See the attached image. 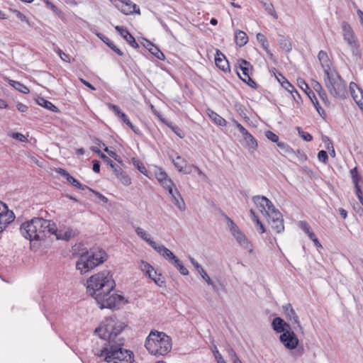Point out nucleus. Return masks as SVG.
I'll return each instance as SVG.
<instances>
[{
  "label": "nucleus",
  "mask_w": 363,
  "mask_h": 363,
  "mask_svg": "<svg viewBox=\"0 0 363 363\" xmlns=\"http://www.w3.org/2000/svg\"><path fill=\"white\" fill-rule=\"evenodd\" d=\"M7 213H13V211H9L8 206L3 202L0 201V216Z\"/></svg>",
  "instance_id": "e2e57ef3"
},
{
  "label": "nucleus",
  "mask_w": 363,
  "mask_h": 363,
  "mask_svg": "<svg viewBox=\"0 0 363 363\" xmlns=\"http://www.w3.org/2000/svg\"><path fill=\"white\" fill-rule=\"evenodd\" d=\"M172 130L180 138H183L184 137V133L182 130L177 125L171 126Z\"/></svg>",
  "instance_id": "69168bd1"
},
{
  "label": "nucleus",
  "mask_w": 363,
  "mask_h": 363,
  "mask_svg": "<svg viewBox=\"0 0 363 363\" xmlns=\"http://www.w3.org/2000/svg\"><path fill=\"white\" fill-rule=\"evenodd\" d=\"M125 328L123 323L118 322L116 317L106 318L100 325L96 328L100 338L108 340V343L116 342V338Z\"/></svg>",
  "instance_id": "39448f33"
},
{
  "label": "nucleus",
  "mask_w": 363,
  "mask_h": 363,
  "mask_svg": "<svg viewBox=\"0 0 363 363\" xmlns=\"http://www.w3.org/2000/svg\"><path fill=\"white\" fill-rule=\"evenodd\" d=\"M350 91L354 101L359 108L363 111V90L354 82H350Z\"/></svg>",
  "instance_id": "4468645a"
},
{
  "label": "nucleus",
  "mask_w": 363,
  "mask_h": 363,
  "mask_svg": "<svg viewBox=\"0 0 363 363\" xmlns=\"http://www.w3.org/2000/svg\"><path fill=\"white\" fill-rule=\"evenodd\" d=\"M135 230L136 234L147 243H148L151 247L155 245V242L152 239L150 235L147 233L144 229L140 227H137Z\"/></svg>",
  "instance_id": "72a5a7b5"
},
{
  "label": "nucleus",
  "mask_w": 363,
  "mask_h": 363,
  "mask_svg": "<svg viewBox=\"0 0 363 363\" xmlns=\"http://www.w3.org/2000/svg\"><path fill=\"white\" fill-rule=\"evenodd\" d=\"M150 48H147L148 51L158 60H164L165 56L164 53L152 43H150Z\"/></svg>",
  "instance_id": "ea45409f"
},
{
  "label": "nucleus",
  "mask_w": 363,
  "mask_h": 363,
  "mask_svg": "<svg viewBox=\"0 0 363 363\" xmlns=\"http://www.w3.org/2000/svg\"><path fill=\"white\" fill-rule=\"evenodd\" d=\"M265 136L268 140L273 143H277L279 141V136L271 130H267L265 133Z\"/></svg>",
  "instance_id": "13d9d810"
},
{
  "label": "nucleus",
  "mask_w": 363,
  "mask_h": 363,
  "mask_svg": "<svg viewBox=\"0 0 363 363\" xmlns=\"http://www.w3.org/2000/svg\"><path fill=\"white\" fill-rule=\"evenodd\" d=\"M278 43L280 48L282 49V50H284L286 52H289L292 49V46L289 41V39L284 35H279Z\"/></svg>",
  "instance_id": "f704fd0d"
},
{
  "label": "nucleus",
  "mask_w": 363,
  "mask_h": 363,
  "mask_svg": "<svg viewBox=\"0 0 363 363\" xmlns=\"http://www.w3.org/2000/svg\"><path fill=\"white\" fill-rule=\"evenodd\" d=\"M225 218L228 223V227L233 235V236L238 233L240 232V228L238 226V225L228 216H225Z\"/></svg>",
  "instance_id": "79ce46f5"
},
{
  "label": "nucleus",
  "mask_w": 363,
  "mask_h": 363,
  "mask_svg": "<svg viewBox=\"0 0 363 363\" xmlns=\"http://www.w3.org/2000/svg\"><path fill=\"white\" fill-rule=\"evenodd\" d=\"M10 84L15 89L23 94H28L30 92L29 89L19 82L11 80Z\"/></svg>",
  "instance_id": "a18cd8bd"
},
{
  "label": "nucleus",
  "mask_w": 363,
  "mask_h": 363,
  "mask_svg": "<svg viewBox=\"0 0 363 363\" xmlns=\"http://www.w3.org/2000/svg\"><path fill=\"white\" fill-rule=\"evenodd\" d=\"M233 237L235 238L239 245L244 249L248 250L250 253L253 252L252 245L247 239L245 233L241 230L237 234L234 235Z\"/></svg>",
  "instance_id": "4be33fe9"
},
{
  "label": "nucleus",
  "mask_w": 363,
  "mask_h": 363,
  "mask_svg": "<svg viewBox=\"0 0 363 363\" xmlns=\"http://www.w3.org/2000/svg\"><path fill=\"white\" fill-rule=\"evenodd\" d=\"M272 326L276 333L281 334L291 328L289 323H286L280 317H277L273 319Z\"/></svg>",
  "instance_id": "a211bd4d"
},
{
  "label": "nucleus",
  "mask_w": 363,
  "mask_h": 363,
  "mask_svg": "<svg viewBox=\"0 0 363 363\" xmlns=\"http://www.w3.org/2000/svg\"><path fill=\"white\" fill-rule=\"evenodd\" d=\"M172 201L177 206V208L181 211H184L186 209V205L184 201L179 193V191H175L174 194L171 196Z\"/></svg>",
  "instance_id": "c85d7f7f"
},
{
  "label": "nucleus",
  "mask_w": 363,
  "mask_h": 363,
  "mask_svg": "<svg viewBox=\"0 0 363 363\" xmlns=\"http://www.w3.org/2000/svg\"><path fill=\"white\" fill-rule=\"evenodd\" d=\"M303 84H305V86L306 88L308 89V91H307L306 90V93L307 94V95L308 96V97L310 98V99L311 100L313 106H315L316 111H318V113H319V115L320 116H323V115H325V111L321 108V106H320L319 103H318V101L315 96V93L313 92V91H312L308 85L306 84V83H304Z\"/></svg>",
  "instance_id": "a878e982"
},
{
  "label": "nucleus",
  "mask_w": 363,
  "mask_h": 363,
  "mask_svg": "<svg viewBox=\"0 0 363 363\" xmlns=\"http://www.w3.org/2000/svg\"><path fill=\"white\" fill-rule=\"evenodd\" d=\"M162 187L169 193L171 196L174 194L175 191H179L173 181H171L170 184L162 186Z\"/></svg>",
  "instance_id": "603ef678"
},
{
  "label": "nucleus",
  "mask_w": 363,
  "mask_h": 363,
  "mask_svg": "<svg viewBox=\"0 0 363 363\" xmlns=\"http://www.w3.org/2000/svg\"><path fill=\"white\" fill-rule=\"evenodd\" d=\"M271 228L277 233H281L284 230V219L272 220L268 222Z\"/></svg>",
  "instance_id": "c9c22d12"
},
{
  "label": "nucleus",
  "mask_w": 363,
  "mask_h": 363,
  "mask_svg": "<svg viewBox=\"0 0 363 363\" xmlns=\"http://www.w3.org/2000/svg\"><path fill=\"white\" fill-rule=\"evenodd\" d=\"M243 138L249 149L252 150H257L258 146L257 140L251 133L248 132L246 135L243 136Z\"/></svg>",
  "instance_id": "e433bc0d"
},
{
  "label": "nucleus",
  "mask_w": 363,
  "mask_h": 363,
  "mask_svg": "<svg viewBox=\"0 0 363 363\" xmlns=\"http://www.w3.org/2000/svg\"><path fill=\"white\" fill-rule=\"evenodd\" d=\"M116 286L112 275L104 270L90 277L86 281V293L94 297L101 308H115L123 296L111 293Z\"/></svg>",
  "instance_id": "f257e3e1"
},
{
  "label": "nucleus",
  "mask_w": 363,
  "mask_h": 363,
  "mask_svg": "<svg viewBox=\"0 0 363 363\" xmlns=\"http://www.w3.org/2000/svg\"><path fill=\"white\" fill-rule=\"evenodd\" d=\"M279 76L283 79V82H281V86L292 94L294 100H296V96L300 98V94L295 87L281 74H279Z\"/></svg>",
  "instance_id": "cd10ccee"
},
{
  "label": "nucleus",
  "mask_w": 363,
  "mask_h": 363,
  "mask_svg": "<svg viewBox=\"0 0 363 363\" xmlns=\"http://www.w3.org/2000/svg\"><path fill=\"white\" fill-rule=\"evenodd\" d=\"M57 53H58V55H59V56H60V57L61 58L62 60H63L65 62H70V56H69V55L65 53L60 49H58Z\"/></svg>",
  "instance_id": "338daca9"
},
{
  "label": "nucleus",
  "mask_w": 363,
  "mask_h": 363,
  "mask_svg": "<svg viewBox=\"0 0 363 363\" xmlns=\"http://www.w3.org/2000/svg\"><path fill=\"white\" fill-rule=\"evenodd\" d=\"M141 270L146 276L153 280L157 286L160 287L163 286L164 284V281L162 277V274H157L153 267L148 262L144 261L141 262Z\"/></svg>",
  "instance_id": "9b49d317"
},
{
  "label": "nucleus",
  "mask_w": 363,
  "mask_h": 363,
  "mask_svg": "<svg viewBox=\"0 0 363 363\" xmlns=\"http://www.w3.org/2000/svg\"><path fill=\"white\" fill-rule=\"evenodd\" d=\"M118 172L117 174V178L122 182L125 186H128L131 184V179L130 177L123 171V169L118 167Z\"/></svg>",
  "instance_id": "a19ab883"
},
{
  "label": "nucleus",
  "mask_w": 363,
  "mask_h": 363,
  "mask_svg": "<svg viewBox=\"0 0 363 363\" xmlns=\"http://www.w3.org/2000/svg\"><path fill=\"white\" fill-rule=\"evenodd\" d=\"M13 13L16 15V16L20 19L21 21H24L26 22L29 26L32 27L33 26L30 24V21H28V19L27 18V17L23 13H21L20 11L18 10H13Z\"/></svg>",
  "instance_id": "5fc2aeb1"
},
{
  "label": "nucleus",
  "mask_w": 363,
  "mask_h": 363,
  "mask_svg": "<svg viewBox=\"0 0 363 363\" xmlns=\"http://www.w3.org/2000/svg\"><path fill=\"white\" fill-rule=\"evenodd\" d=\"M57 172L59 173L62 177H65L66 179L67 182L68 183H69L71 185H72L73 186H74L79 189H82V190H84V189L91 190V189L90 187H89L88 186H86V185H83L77 179H76L72 176H71L67 170L62 169V168H59L57 170Z\"/></svg>",
  "instance_id": "dca6fc26"
},
{
  "label": "nucleus",
  "mask_w": 363,
  "mask_h": 363,
  "mask_svg": "<svg viewBox=\"0 0 363 363\" xmlns=\"http://www.w3.org/2000/svg\"><path fill=\"white\" fill-rule=\"evenodd\" d=\"M183 275L189 274L188 269L184 266L183 263L176 257L171 262Z\"/></svg>",
  "instance_id": "c03bdc74"
},
{
  "label": "nucleus",
  "mask_w": 363,
  "mask_h": 363,
  "mask_svg": "<svg viewBox=\"0 0 363 363\" xmlns=\"http://www.w3.org/2000/svg\"><path fill=\"white\" fill-rule=\"evenodd\" d=\"M208 116L210 117V118L214 121V123L216 124H217L218 125H220V126H222V127H224L227 125V121L225 119H224L222 116H220V115H218L217 113H216L215 111L211 110V109H208Z\"/></svg>",
  "instance_id": "473e14b6"
},
{
  "label": "nucleus",
  "mask_w": 363,
  "mask_h": 363,
  "mask_svg": "<svg viewBox=\"0 0 363 363\" xmlns=\"http://www.w3.org/2000/svg\"><path fill=\"white\" fill-rule=\"evenodd\" d=\"M286 320L293 324L294 329H299L303 332V328L299 321V318L291 303L285 304L282 306Z\"/></svg>",
  "instance_id": "f8f14e48"
},
{
  "label": "nucleus",
  "mask_w": 363,
  "mask_h": 363,
  "mask_svg": "<svg viewBox=\"0 0 363 363\" xmlns=\"http://www.w3.org/2000/svg\"><path fill=\"white\" fill-rule=\"evenodd\" d=\"M38 221H37V218H34L30 221H27L23 223L20 228V231L21 235L26 239L33 241V240H39L35 234H38Z\"/></svg>",
  "instance_id": "1a4fd4ad"
},
{
  "label": "nucleus",
  "mask_w": 363,
  "mask_h": 363,
  "mask_svg": "<svg viewBox=\"0 0 363 363\" xmlns=\"http://www.w3.org/2000/svg\"><path fill=\"white\" fill-rule=\"evenodd\" d=\"M122 344L111 345L109 347H104L97 350L94 354L99 357H104L107 363H133V353L121 347Z\"/></svg>",
  "instance_id": "7ed1b4c3"
},
{
  "label": "nucleus",
  "mask_w": 363,
  "mask_h": 363,
  "mask_svg": "<svg viewBox=\"0 0 363 363\" xmlns=\"http://www.w3.org/2000/svg\"><path fill=\"white\" fill-rule=\"evenodd\" d=\"M235 40L237 45L242 47L248 42V37L245 32L237 30L235 32Z\"/></svg>",
  "instance_id": "c756f323"
},
{
  "label": "nucleus",
  "mask_w": 363,
  "mask_h": 363,
  "mask_svg": "<svg viewBox=\"0 0 363 363\" xmlns=\"http://www.w3.org/2000/svg\"><path fill=\"white\" fill-rule=\"evenodd\" d=\"M277 145L281 154H291L294 152L293 149L284 142H278Z\"/></svg>",
  "instance_id": "de8ad7c7"
},
{
  "label": "nucleus",
  "mask_w": 363,
  "mask_h": 363,
  "mask_svg": "<svg viewBox=\"0 0 363 363\" xmlns=\"http://www.w3.org/2000/svg\"><path fill=\"white\" fill-rule=\"evenodd\" d=\"M152 247L161 256L166 259L169 263H171L176 257L173 252L167 248L164 245H160L155 242V245L152 246Z\"/></svg>",
  "instance_id": "412c9836"
},
{
  "label": "nucleus",
  "mask_w": 363,
  "mask_h": 363,
  "mask_svg": "<svg viewBox=\"0 0 363 363\" xmlns=\"http://www.w3.org/2000/svg\"><path fill=\"white\" fill-rule=\"evenodd\" d=\"M239 62V68L242 71V77L240 74L239 72H237L238 75L240 78L241 80L245 81L247 79V77H250L249 69L251 67V65L249 62L245 60L240 59L238 60Z\"/></svg>",
  "instance_id": "bb28decb"
},
{
  "label": "nucleus",
  "mask_w": 363,
  "mask_h": 363,
  "mask_svg": "<svg viewBox=\"0 0 363 363\" xmlns=\"http://www.w3.org/2000/svg\"><path fill=\"white\" fill-rule=\"evenodd\" d=\"M325 76V85L330 95L335 98H346L347 96L346 84L339 73L333 69L332 72H327Z\"/></svg>",
  "instance_id": "423d86ee"
},
{
  "label": "nucleus",
  "mask_w": 363,
  "mask_h": 363,
  "mask_svg": "<svg viewBox=\"0 0 363 363\" xmlns=\"http://www.w3.org/2000/svg\"><path fill=\"white\" fill-rule=\"evenodd\" d=\"M175 168L179 172L185 174H191L192 172L191 165L189 164L186 160L182 158L181 156L177 155L176 159H174L172 156H169Z\"/></svg>",
  "instance_id": "ddd939ff"
},
{
  "label": "nucleus",
  "mask_w": 363,
  "mask_h": 363,
  "mask_svg": "<svg viewBox=\"0 0 363 363\" xmlns=\"http://www.w3.org/2000/svg\"><path fill=\"white\" fill-rule=\"evenodd\" d=\"M233 123L235 125L236 128L238 129V130L240 132V133L242 135V136H244L248 133V130L237 121L233 120Z\"/></svg>",
  "instance_id": "0e129e2a"
},
{
  "label": "nucleus",
  "mask_w": 363,
  "mask_h": 363,
  "mask_svg": "<svg viewBox=\"0 0 363 363\" xmlns=\"http://www.w3.org/2000/svg\"><path fill=\"white\" fill-rule=\"evenodd\" d=\"M250 213L252 220L256 223V225L258 227L257 230L259 231L261 234L264 233L265 232V228L264 225L262 223V222L259 220L255 211L253 209H250Z\"/></svg>",
  "instance_id": "37998d69"
},
{
  "label": "nucleus",
  "mask_w": 363,
  "mask_h": 363,
  "mask_svg": "<svg viewBox=\"0 0 363 363\" xmlns=\"http://www.w3.org/2000/svg\"><path fill=\"white\" fill-rule=\"evenodd\" d=\"M54 235L57 240H69L74 235L73 230L70 228L63 227L55 230Z\"/></svg>",
  "instance_id": "5701e85b"
},
{
  "label": "nucleus",
  "mask_w": 363,
  "mask_h": 363,
  "mask_svg": "<svg viewBox=\"0 0 363 363\" xmlns=\"http://www.w3.org/2000/svg\"><path fill=\"white\" fill-rule=\"evenodd\" d=\"M256 38H257V40L259 42V43L261 44L262 48L267 52V53L270 55L271 56H272V54L271 53V52L269 49V45L268 40H267V38L265 37V35L262 33H259L257 34Z\"/></svg>",
  "instance_id": "4c0bfd02"
},
{
  "label": "nucleus",
  "mask_w": 363,
  "mask_h": 363,
  "mask_svg": "<svg viewBox=\"0 0 363 363\" xmlns=\"http://www.w3.org/2000/svg\"><path fill=\"white\" fill-rule=\"evenodd\" d=\"M106 45L119 56H123V52L119 48H118L112 41L109 40L108 43H106Z\"/></svg>",
  "instance_id": "680f3d73"
},
{
  "label": "nucleus",
  "mask_w": 363,
  "mask_h": 363,
  "mask_svg": "<svg viewBox=\"0 0 363 363\" xmlns=\"http://www.w3.org/2000/svg\"><path fill=\"white\" fill-rule=\"evenodd\" d=\"M318 159L320 162L327 164L328 162V153L325 150H320L318 153Z\"/></svg>",
  "instance_id": "6e6d98bb"
},
{
  "label": "nucleus",
  "mask_w": 363,
  "mask_h": 363,
  "mask_svg": "<svg viewBox=\"0 0 363 363\" xmlns=\"http://www.w3.org/2000/svg\"><path fill=\"white\" fill-rule=\"evenodd\" d=\"M297 130H298V133L299 136L303 140L309 142L313 140L312 135L309 133L303 130L301 128L297 127Z\"/></svg>",
  "instance_id": "3c124183"
},
{
  "label": "nucleus",
  "mask_w": 363,
  "mask_h": 363,
  "mask_svg": "<svg viewBox=\"0 0 363 363\" xmlns=\"http://www.w3.org/2000/svg\"><path fill=\"white\" fill-rule=\"evenodd\" d=\"M37 103L40 106L46 108L48 110L52 111L54 113L59 112V109L56 106H55L51 101H50L43 97H39L37 99Z\"/></svg>",
  "instance_id": "2f4dec72"
},
{
  "label": "nucleus",
  "mask_w": 363,
  "mask_h": 363,
  "mask_svg": "<svg viewBox=\"0 0 363 363\" xmlns=\"http://www.w3.org/2000/svg\"><path fill=\"white\" fill-rule=\"evenodd\" d=\"M252 201L262 213H266L273 206L272 201L264 196H255Z\"/></svg>",
  "instance_id": "2eb2a0df"
},
{
  "label": "nucleus",
  "mask_w": 363,
  "mask_h": 363,
  "mask_svg": "<svg viewBox=\"0 0 363 363\" xmlns=\"http://www.w3.org/2000/svg\"><path fill=\"white\" fill-rule=\"evenodd\" d=\"M227 352H228V354L229 357L230 358L232 362L238 358L236 352H235V350L233 348H228L227 350Z\"/></svg>",
  "instance_id": "774afa93"
},
{
  "label": "nucleus",
  "mask_w": 363,
  "mask_h": 363,
  "mask_svg": "<svg viewBox=\"0 0 363 363\" xmlns=\"http://www.w3.org/2000/svg\"><path fill=\"white\" fill-rule=\"evenodd\" d=\"M279 340L286 349L291 350L296 349L299 342L296 335L291 328L280 335Z\"/></svg>",
  "instance_id": "9d476101"
},
{
  "label": "nucleus",
  "mask_w": 363,
  "mask_h": 363,
  "mask_svg": "<svg viewBox=\"0 0 363 363\" xmlns=\"http://www.w3.org/2000/svg\"><path fill=\"white\" fill-rule=\"evenodd\" d=\"M14 213H7V215L0 216V233L4 231L9 224L14 220Z\"/></svg>",
  "instance_id": "7c9ffc66"
},
{
  "label": "nucleus",
  "mask_w": 363,
  "mask_h": 363,
  "mask_svg": "<svg viewBox=\"0 0 363 363\" xmlns=\"http://www.w3.org/2000/svg\"><path fill=\"white\" fill-rule=\"evenodd\" d=\"M97 152L100 155V157L104 160V161L105 162H106L108 165H110L111 167V168H115V167H119L113 160H111L108 156H106L104 153L101 152V151L99 150L97 151Z\"/></svg>",
  "instance_id": "864d4df0"
},
{
  "label": "nucleus",
  "mask_w": 363,
  "mask_h": 363,
  "mask_svg": "<svg viewBox=\"0 0 363 363\" xmlns=\"http://www.w3.org/2000/svg\"><path fill=\"white\" fill-rule=\"evenodd\" d=\"M45 4L48 8H49L52 12L60 16L61 11L58 9V8L55 6L52 3H51L49 0H45Z\"/></svg>",
  "instance_id": "052dcab7"
},
{
  "label": "nucleus",
  "mask_w": 363,
  "mask_h": 363,
  "mask_svg": "<svg viewBox=\"0 0 363 363\" xmlns=\"http://www.w3.org/2000/svg\"><path fill=\"white\" fill-rule=\"evenodd\" d=\"M38 221V234H35V236L39 239V240H44L50 235H54L55 230H56V225L55 223L50 220L43 219L42 218H37Z\"/></svg>",
  "instance_id": "6e6552de"
},
{
  "label": "nucleus",
  "mask_w": 363,
  "mask_h": 363,
  "mask_svg": "<svg viewBox=\"0 0 363 363\" xmlns=\"http://www.w3.org/2000/svg\"><path fill=\"white\" fill-rule=\"evenodd\" d=\"M119 118L123 121V123L129 126L134 133L137 134L139 133V129L133 125L126 114L123 113V114H121Z\"/></svg>",
  "instance_id": "8fccbe9b"
},
{
  "label": "nucleus",
  "mask_w": 363,
  "mask_h": 363,
  "mask_svg": "<svg viewBox=\"0 0 363 363\" xmlns=\"http://www.w3.org/2000/svg\"><path fill=\"white\" fill-rule=\"evenodd\" d=\"M121 4L120 6L117 5L116 6L121 10V11L125 15L132 14L134 12L140 13V9L138 8V10H136V8L138 6L132 1L125 0L123 1V2H121Z\"/></svg>",
  "instance_id": "6ab92c4d"
},
{
  "label": "nucleus",
  "mask_w": 363,
  "mask_h": 363,
  "mask_svg": "<svg viewBox=\"0 0 363 363\" xmlns=\"http://www.w3.org/2000/svg\"><path fill=\"white\" fill-rule=\"evenodd\" d=\"M299 226L301 230L308 235V237L310 233H313L312 231H311L310 225L306 221H299Z\"/></svg>",
  "instance_id": "4d7b16f0"
},
{
  "label": "nucleus",
  "mask_w": 363,
  "mask_h": 363,
  "mask_svg": "<svg viewBox=\"0 0 363 363\" xmlns=\"http://www.w3.org/2000/svg\"><path fill=\"white\" fill-rule=\"evenodd\" d=\"M115 29L118 32L120 35L133 48H138L139 45L136 42L135 38L126 29H124L120 26L115 27Z\"/></svg>",
  "instance_id": "f3484780"
},
{
  "label": "nucleus",
  "mask_w": 363,
  "mask_h": 363,
  "mask_svg": "<svg viewBox=\"0 0 363 363\" xmlns=\"http://www.w3.org/2000/svg\"><path fill=\"white\" fill-rule=\"evenodd\" d=\"M11 138L18 140L21 142L27 141V138L22 133H11L8 134Z\"/></svg>",
  "instance_id": "bf43d9fd"
},
{
  "label": "nucleus",
  "mask_w": 363,
  "mask_h": 363,
  "mask_svg": "<svg viewBox=\"0 0 363 363\" xmlns=\"http://www.w3.org/2000/svg\"><path fill=\"white\" fill-rule=\"evenodd\" d=\"M215 62L216 66L224 72L230 69L229 63L225 56L219 50H216Z\"/></svg>",
  "instance_id": "b1692460"
},
{
  "label": "nucleus",
  "mask_w": 363,
  "mask_h": 363,
  "mask_svg": "<svg viewBox=\"0 0 363 363\" xmlns=\"http://www.w3.org/2000/svg\"><path fill=\"white\" fill-rule=\"evenodd\" d=\"M106 252L103 250L91 249L82 253L76 263V268L81 274H85L106 260Z\"/></svg>",
  "instance_id": "20e7f679"
},
{
  "label": "nucleus",
  "mask_w": 363,
  "mask_h": 363,
  "mask_svg": "<svg viewBox=\"0 0 363 363\" xmlns=\"http://www.w3.org/2000/svg\"><path fill=\"white\" fill-rule=\"evenodd\" d=\"M265 214L268 216V222L272 221V220L283 218L282 214L274 207V205Z\"/></svg>",
  "instance_id": "58836bf2"
},
{
  "label": "nucleus",
  "mask_w": 363,
  "mask_h": 363,
  "mask_svg": "<svg viewBox=\"0 0 363 363\" xmlns=\"http://www.w3.org/2000/svg\"><path fill=\"white\" fill-rule=\"evenodd\" d=\"M259 1L262 4V6L264 7L266 11L277 18L276 16V12L274 8L273 4L269 1V0H259Z\"/></svg>",
  "instance_id": "49530a36"
},
{
  "label": "nucleus",
  "mask_w": 363,
  "mask_h": 363,
  "mask_svg": "<svg viewBox=\"0 0 363 363\" xmlns=\"http://www.w3.org/2000/svg\"><path fill=\"white\" fill-rule=\"evenodd\" d=\"M342 28L343 31V38L347 43L352 55L355 57H360L361 51L359 49V45L354 36L352 27L348 23L344 21L342 23Z\"/></svg>",
  "instance_id": "0eeeda50"
},
{
  "label": "nucleus",
  "mask_w": 363,
  "mask_h": 363,
  "mask_svg": "<svg viewBox=\"0 0 363 363\" xmlns=\"http://www.w3.org/2000/svg\"><path fill=\"white\" fill-rule=\"evenodd\" d=\"M154 174L157 180L162 186L165 184L167 185V184H170V182L172 181L161 167H156Z\"/></svg>",
  "instance_id": "393cba45"
},
{
  "label": "nucleus",
  "mask_w": 363,
  "mask_h": 363,
  "mask_svg": "<svg viewBox=\"0 0 363 363\" xmlns=\"http://www.w3.org/2000/svg\"><path fill=\"white\" fill-rule=\"evenodd\" d=\"M145 347L152 355L164 356L172 348V339L163 332L151 330L146 337Z\"/></svg>",
  "instance_id": "f03ea898"
},
{
  "label": "nucleus",
  "mask_w": 363,
  "mask_h": 363,
  "mask_svg": "<svg viewBox=\"0 0 363 363\" xmlns=\"http://www.w3.org/2000/svg\"><path fill=\"white\" fill-rule=\"evenodd\" d=\"M318 60L323 69L324 74H326L327 72H332L334 69H332V62L326 52L320 50L318 55Z\"/></svg>",
  "instance_id": "aec40b11"
},
{
  "label": "nucleus",
  "mask_w": 363,
  "mask_h": 363,
  "mask_svg": "<svg viewBox=\"0 0 363 363\" xmlns=\"http://www.w3.org/2000/svg\"><path fill=\"white\" fill-rule=\"evenodd\" d=\"M133 164L137 169L145 176H147V171L143 162L136 158L132 159Z\"/></svg>",
  "instance_id": "09e8293b"
}]
</instances>
